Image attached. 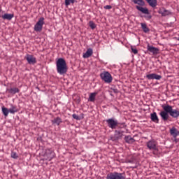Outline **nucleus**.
I'll use <instances>...</instances> for the list:
<instances>
[{
  "label": "nucleus",
  "mask_w": 179,
  "mask_h": 179,
  "mask_svg": "<svg viewBox=\"0 0 179 179\" xmlns=\"http://www.w3.org/2000/svg\"><path fill=\"white\" fill-rule=\"evenodd\" d=\"M162 108L164 110L159 113V115L163 121H167V120H169V114L171 117H172V118H178V109H173V106L170 105H163Z\"/></svg>",
  "instance_id": "f257e3e1"
},
{
  "label": "nucleus",
  "mask_w": 179,
  "mask_h": 179,
  "mask_svg": "<svg viewBox=\"0 0 179 179\" xmlns=\"http://www.w3.org/2000/svg\"><path fill=\"white\" fill-rule=\"evenodd\" d=\"M56 68L57 73L59 75H65L68 72V66L64 58H59L56 61Z\"/></svg>",
  "instance_id": "f03ea898"
},
{
  "label": "nucleus",
  "mask_w": 179,
  "mask_h": 179,
  "mask_svg": "<svg viewBox=\"0 0 179 179\" xmlns=\"http://www.w3.org/2000/svg\"><path fill=\"white\" fill-rule=\"evenodd\" d=\"M101 79L105 82V83H111L113 82V76L108 71H103L100 74Z\"/></svg>",
  "instance_id": "7ed1b4c3"
},
{
  "label": "nucleus",
  "mask_w": 179,
  "mask_h": 179,
  "mask_svg": "<svg viewBox=\"0 0 179 179\" xmlns=\"http://www.w3.org/2000/svg\"><path fill=\"white\" fill-rule=\"evenodd\" d=\"M106 179H125V176L121 173L111 172L107 174Z\"/></svg>",
  "instance_id": "20e7f679"
},
{
  "label": "nucleus",
  "mask_w": 179,
  "mask_h": 179,
  "mask_svg": "<svg viewBox=\"0 0 179 179\" xmlns=\"http://www.w3.org/2000/svg\"><path fill=\"white\" fill-rule=\"evenodd\" d=\"M123 136H124V131L115 130V134L110 136V139L113 142H116V141H120V139H122Z\"/></svg>",
  "instance_id": "39448f33"
},
{
  "label": "nucleus",
  "mask_w": 179,
  "mask_h": 179,
  "mask_svg": "<svg viewBox=\"0 0 179 179\" xmlns=\"http://www.w3.org/2000/svg\"><path fill=\"white\" fill-rule=\"evenodd\" d=\"M43 26H44V17H41L38 19V22L34 25L35 31H41L43 30Z\"/></svg>",
  "instance_id": "423d86ee"
},
{
  "label": "nucleus",
  "mask_w": 179,
  "mask_h": 179,
  "mask_svg": "<svg viewBox=\"0 0 179 179\" xmlns=\"http://www.w3.org/2000/svg\"><path fill=\"white\" fill-rule=\"evenodd\" d=\"M106 123L108 124V127L111 129H115V128L118 127V120L114 118H110L106 120Z\"/></svg>",
  "instance_id": "0eeeda50"
},
{
  "label": "nucleus",
  "mask_w": 179,
  "mask_h": 179,
  "mask_svg": "<svg viewBox=\"0 0 179 179\" xmlns=\"http://www.w3.org/2000/svg\"><path fill=\"white\" fill-rule=\"evenodd\" d=\"M25 59L29 65H34L35 64H37V59L34 57L33 55H27L25 56Z\"/></svg>",
  "instance_id": "6e6552de"
},
{
  "label": "nucleus",
  "mask_w": 179,
  "mask_h": 179,
  "mask_svg": "<svg viewBox=\"0 0 179 179\" xmlns=\"http://www.w3.org/2000/svg\"><path fill=\"white\" fill-rule=\"evenodd\" d=\"M44 157L45 159H46V160H49V162H51V160L54 159V152L52 151L51 149H46L44 154Z\"/></svg>",
  "instance_id": "1a4fd4ad"
},
{
  "label": "nucleus",
  "mask_w": 179,
  "mask_h": 179,
  "mask_svg": "<svg viewBox=\"0 0 179 179\" xmlns=\"http://www.w3.org/2000/svg\"><path fill=\"white\" fill-rule=\"evenodd\" d=\"M146 78L148 79V80H153L154 79L160 80V79H162V76L156 73H150L146 76Z\"/></svg>",
  "instance_id": "9d476101"
},
{
  "label": "nucleus",
  "mask_w": 179,
  "mask_h": 179,
  "mask_svg": "<svg viewBox=\"0 0 179 179\" xmlns=\"http://www.w3.org/2000/svg\"><path fill=\"white\" fill-rule=\"evenodd\" d=\"M157 143L155 141H150L147 143V147L150 150H157Z\"/></svg>",
  "instance_id": "9b49d317"
},
{
  "label": "nucleus",
  "mask_w": 179,
  "mask_h": 179,
  "mask_svg": "<svg viewBox=\"0 0 179 179\" xmlns=\"http://www.w3.org/2000/svg\"><path fill=\"white\" fill-rule=\"evenodd\" d=\"M147 50L150 52H152V54H153L154 55H156V54H159V48H155L154 46H151L149 44L147 45Z\"/></svg>",
  "instance_id": "f8f14e48"
},
{
  "label": "nucleus",
  "mask_w": 179,
  "mask_h": 179,
  "mask_svg": "<svg viewBox=\"0 0 179 179\" xmlns=\"http://www.w3.org/2000/svg\"><path fill=\"white\" fill-rule=\"evenodd\" d=\"M136 8L137 10H139V12H141V13H143L144 15H149V9L146 7H143L142 6H136Z\"/></svg>",
  "instance_id": "ddd939ff"
},
{
  "label": "nucleus",
  "mask_w": 179,
  "mask_h": 179,
  "mask_svg": "<svg viewBox=\"0 0 179 179\" xmlns=\"http://www.w3.org/2000/svg\"><path fill=\"white\" fill-rule=\"evenodd\" d=\"M150 119H151V121H152L153 122H155V124H159V117H157V113H156V112L151 113Z\"/></svg>",
  "instance_id": "4468645a"
},
{
  "label": "nucleus",
  "mask_w": 179,
  "mask_h": 179,
  "mask_svg": "<svg viewBox=\"0 0 179 179\" xmlns=\"http://www.w3.org/2000/svg\"><path fill=\"white\" fill-rule=\"evenodd\" d=\"M93 55V49L88 48L85 53H83V58H89Z\"/></svg>",
  "instance_id": "2eb2a0df"
},
{
  "label": "nucleus",
  "mask_w": 179,
  "mask_h": 179,
  "mask_svg": "<svg viewBox=\"0 0 179 179\" xmlns=\"http://www.w3.org/2000/svg\"><path fill=\"white\" fill-rule=\"evenodd\" d=\"M170 134L171 136H173L174 138H176V136H178L179 131L176 127H172L170 129Z\"/></svg>",
  "instance_id": "dca6fc26"
},
{
  "label": "nucleus",
  "mask_w": 179,
  "mask_h": 179,
  "mask_svg": "<svg viewBox=\"0 0 179 179\" xmlns=\"http://www.w3.org/2000/svg\"><path fill=\"white\" fill-rule=\"evenodd\" d=\"M152 8L157 6V0H145Z\"/></svg>",
  "instance_id": "f3484780"
},
{
  "label": "nucleus",
  "mask_w": 179,
  "mask_h": 179,
  "mask_svg": "<svg viewBox=\"0 0 179 179\" xmlns=\"http://www.w3.org/2000/svg\"><path fill=\"white\" fill-rule=\"evenodd\" d=\"M159 13H160V15H162V16H169V15H171V13L170 12V10H160L159 11Z\"/></svg>",
  "instance_id": "a211bd4d"
},
{
  "label": "nucleus",
  "mask_w": 179,
  "mask_h": 179,
  "mask_svg": "<svg viewBox=\"0 0 179 179\" xmlns=\"http://www.w3.org/2000/svg\"><path fill=\"white\" fill-rule=\"evenodd\" d=\"M13 14L5 13L3 15H2V19L6 20H12V19H13Z\"/></svg>",
  "instance_id": "6ab92c4d"
},
{
  "label": "nucleus",
  "mask_w": 179,
  "mask_h": 179,
  "mask_svg": "<svg viewBox=\"0 0 179 179\" xmlns=\"http://www.w3.org/2000/svg\"><path fill=\"white\" fill-rule=\"evenodd\" d=\"M132 2L138 6H145V1L143 0H132Z\"/></svg>",
  "instance_id": "aec40b11"
},
{
  "label": "nucleus",
  "mask_w": 179,
  "mask_h": 179,
  "mask_svg": "<svg viewBox=\"0 0 179 179\" xmlns=\"http://www.w3.org/2000/svg\"><path fill=\"white\" fill-rule=\"evenodd\" d=\"M125 142L127 143H134L135 142V139L132 138L131 136H127L124 137Z\"/></svg>",
  "instance_id": "412c9836"
},
{
  "label": "nucleus",
  "mask_w": 179,
  "mask_h": 179,
  "mask_svg": "<svg viewBox=\"0 0 179 179\" xmlns=\"http://www.w3.org/2000/svg\"><path fill=\"white\" fill-rule=\"evenodd\" d=\"M62 122V119L61 117H57L52 120V124H56V125H59Z\"/></svg>",
  "instance_id": "4be33fe9"
},
{
  "label": "nucleus",
  "mask_w": 179,
  "mask_h": 179,
  "mask_svg": "<svg viewBox=\"0 0 179 179\" xmlns=\"http://www.w3.org/2000/svg\"><path fill=\"white\" fill-rule=\"evenodd\" d=\"M10 107L11 108L9 109L10 114H15V113H17V111H19V110H17V108L16 107V106L11 105Z\"/></svg>",
  "instance_id": "5701e85b"
},
{
  "label": "nucleus",
  "mask_w": 179,
  "mask_h": 179,
  "mask_svg": "<svg viewBox=\"0 0 179 179\" xmlns=\"http://www.w3.org/2000/svg\"><path fill=\"white\" fill-rule=\"evenodd\" d=\"M97 94V93L96 92H93V93H91L90 94V96H89V101H92V102H94V100H96V95Z\"/></svg>",
  "instance_id": "b1692460"
},
{
  "label": "nucleus",
  "mask_w": 179,
  "mask_h": 179,
  "mask_svg": "<svg viewBox=\"0 0 179 179\" xmlns=\"http://www.w3.org/2000/svg\"><path fill=\"white\" fill-rule=\"evenodd\" d=\"M141 29H143V31H144V33H149V28L148 27V25H146L145 23H141Z\"/></svg>",
  "instance_id": "393cba45"
},
{
  "label": "nucleus",
  "mask_w": 179,
  "mask_h": 179,
  "mask_svg": "<svg viewBox=\"0 0 179 179\" xmlns=\"http://www.w3.org/2000/svg\"><path fill=\"white\" fill-rule=\"evenodd\" d=\"M19 92H20V90H19V88H10L9 90V93H10V94H16V93H19Z\"/></svg>",
  "instance_id": "a878e982"
},
{
  "label": "nucleus",
  "mask_w": 179,
  "mask_h": 179,
  "mask_svg": "<svg viewBox=\"0 0 179 179\" xmlns=\"http://www.w3.org/2000/svg\"><path fill=\"white\" fill-rule=\"evenodd\" d=\"M1 110L3 115H5V117H8L10 113L9 109H8V108L2 107Z\"/></svg>",
  "instance_id": "bb28decb"
},
{
  "label": "nucleus",
  "mask_w": 179,
  "mask_h": 179,
  "mask_svg": "<svg viewBox=\"0 0 179 179\" xmlns=\"http://www.w3.org/2000/svg\"><path fill=\"white\" fill-rule=\"evenodd\" d=\"M75 2H76V0H65V6H69L71 3H73Z\"/></svg>",
  "instance_id": "cd10ccee"
},
{
  "label": "nucleus",
  "mask_w": 179,
  "mask_h": 179,
  "mask_svg": "<svg viewBox=\"0 0 179 179\" xmlns=\"http://www.w3.org/2000/svg\"><path fill=\"white\" fill-rule=\"evenodd\" d=\"M10 156L13 159H18L19 158V155H17V153H16L15 152H11Z\"/></svg>",
  "instance_id": "c85d7f7f"
},
{
  "label": "nucleus",
  "mask_w": 179,
  "mask_h": 179,
  "mask_svg": "<svg viewBox=\"0 0 179 179\" xmlns=\"http://www.w3.org/2000/svg\"><path fill=\"white\" fill-rule=\"evenodd\" d=\"M90 27L94 30V29L96 27V24L93 21H90Z\"/></svg>",
  "instance_id": "c756f323"
},
{
  "label": "nucleus",
  "mask_w": 179,
  "mask_h": 179,
  "mask_svg": "<svg viewBox=\"0 0 179 179\" xmlns=\"http://www.w3.org/2000/svg\"><path fill=\"white\" fill-rule=\"evenodd\" d=\"M131 50L133 54H135V55L138 54V49H136V48L131 46Z\"/></svg>",
  "instance_id": "7c9ffc66"
},
{
  "label": "nucleus",
  "mask_w": 179,
  "mask_h": 179,
  "mask_svg": "<svg viewBox=\"0 0 179 179\" xmlns=\"http://www.w3.org/2000/svg\"><path fill=\"white\" fill-rule=\"evenodd\" d=\"M72 117H73V118L74 120H80V118H79V117H78V115H76V114H73V115H72Z\"/></svg>",
  "instance_id": "2f4dec72"
},
{
  "label": "nucleus",
  "mask_w": 179,
  "mask_h": 179,
  "mask_svg": "<svg viewBox=\"0 0 179 179\" xmlns=\"http://www.w3.org/2000/svg\"><path fill=\"white\" fill-rule=\"evenodd\" d=\"M103 8H104V9H111V8H113V7L110 5H106Z\"/></svg>",
  "instance_id": "473e14b6"
},
{
  "label": "nucleus",
  "mask_w": 179,
  "mask_h": 179,
  "mask_svg": "<svg viewBox=\"0 0 179 179\" xmlns=\"http://www.w3.org/2000/svg\"><path fill=\"white\" fill-rule=\"evenodd\" d=\"M148 19H152V15L147 16Z\"/></svg>",
  "instance_id": "72a5a7b5"
},
{
  "label": "nucleus",
  "mask_w": 179,
  "mask_h": 179,
  "mask_svg": "<svg viewBox=\"0 0 179 179\" xmlns=\"http://www.w3.org/2000/svg\"><path fill=\"white\" fill-rule=\"evenodd\" d=\"M178 41H179V38H178Z\"/></svg>",
  "instance_id": "f704fd0d"
},
{
  "label": "nucleus",
  "mask_w": 179,
  "mask_h": 179,
  "mask_svg": "<svg viewBox=\"0 0 179 179\" xmlns=\"http://www.w3.org/2000/svg\"><path fill=\"white\" fill-rule=\"evenodd\" d=\"M27 1H30V0H27Z\"/></svg>",
  "instance_id": "c9c22d12"
}]
</instances>
